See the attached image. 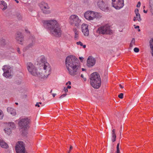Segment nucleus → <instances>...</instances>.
Listing matches in <instances>:
<instances>
[{
    "mask_svg": "<svg viewBox=\"0 0 153 153\" xmlns=\"http://www.w3.org/2000/svg\"><path fill=\"white\" fill-rule=\"evenodd\" d=\"M121 131H122V130H121H121L120 131V133H121Z\"/></svg>",
    "mask_w": 153,
    "mask_h": 153,
    "instance_id": "obj_54",
    "label": "nucleus"
},
{
    "mask_svg": "<svg viewBox=\"0 0 153 153\" xmlns=\"http://www.w3.org/2000/svg\"><path fill=\"white\" fill-rule=\"evenodd\" d=\"M96 63V60L94 58L91 56H89L87 59V65L89 67L93 66Z\"/></svg>",
    "mask_w": 153,
    "mask_h": 153,
    "instance_id": "obj_17",
    "label": "nucleus"
},
{
    "mask_svg": "<svg viewBox=\"0 0 153 153\" xmlns=\"http://www.w3.org/2000/svg\"><path fill=\"white\" fill-rule=\"evenodd\" d=\"M73 31L74 33H79V31L77 30L76 28H74L73 29Z\"/></svg>",
    "mask_w": 153,
    "mask_h": 153,
    "instance_id": "obj_35",
    "label": "nucleus"
},
{
    "mask_svg": "<svg viewBox=\"0 0 153 153\" xmlns=\"http://www.w3.org/2000/svg\"><path fill=\"white\" fill-rule=\"evenodd\" d=\"M75 35L74 38L75 40H76L78 39L79 36V32L77 33H74Z\"/></svg>",
    "mask_w": 153,
    "mask_h": 153,
    "instance_id": "obj_31",
    "label": "nucleus"
},
{
    "mask_svg": "<svg viewBox=\"0 0 153 153\" xmlns=\"http://www.w3.org/2000/svg\"><path fill=\"white\" fill-rule=\"evenodd\" d=\"M73 147L72 146H70V149H69V151L68 152V153H70V151L72 149Z\"/></svg>",
    "mask_w": 153,
    "mask_h": 153,
    "instance_id": "obj_42",
    "label": "nucleus"
},
{
    "mask_svg": "<svg viewBox=\"0 0 153 153\" xmlns=\"http://www.w3.org/2000/svg\"><path fill=\"white\" fill-rule=\"evenodd\" d=\"M2 41H3V42H4L5 41V40H4V39H3V40H2Z\"/></svg>",
    "mask_w": 153,
    "mask_h": 153,
    "instance_id": "obj_52",
    "label": "nucleus"
},
{
    "mask_svg": "<svg viewBox=\"0 0 153 153\" xmlns=\"http://www.w3.org/2000/svg\"><path fill=\"white\" fill-rule=\"evenodd\" d=\"M16 103V104L17 105L18 104V103Z\"/></svg>",
    "mask_w": 153,
    "mask_h": 153,
    "instance_id": "obj_55",
    "label": "nucleus"
},
{
    "mask_svg": "<svg viewBox=\"0 0 153 153\" xmlns=\"http://www.w3.org/2000/svg\"><path fill=\"white\" fill-rule=\"evenodd\" d=\"M97 32L99 34H111L113 33L112 30L110 29L109 25L107 24L102 25L99 27L97 29Z\"/></svg>",
    "mask_w": 153,
    "mask_h": 153,
    "instance_id": "obj_8",
    "label": "nucleus"
},
{
    "mask_svg": "<svg viewBox=\"0 0 153 153\" xmlns=\"http://www.w3.org/2000/svg\"><path fill=\"white\" fill-rule=\"evenodd\" d=\"M88 26V25L85 23H83L81 25V31L85 36H89V31Z\"/></svg>",
    "mask_w": 153,
    "mask_h": 153,
    "instance_id": "obj_15",
    "label": "nucleus"
},
{
    "mask_svg": "<svg viewBox=\"0 0 153 153\" xmlns=\"http://www.w3.org/2000/svg\"><path fill=\"white\" fill-rule=\"evenodd\" d=\"M133 45H134L133 44H131V43H130V47H132Z\"/></svg>",
    "mask_w": 153,
    "mask_h": 153,
    "instance_id": "obj_48",
    "label": "nucleus"
},
{
    "mask_svg": "<svg viewBox=\"0 0 153 153\" xmlns=\"http://www.w3.org/2000/svg\"><path fill=\"white\" fill-rule=\"evenodd\" d=\"M52 90H51V91H50V93H51L52 92Z\"/></svg>",
    "mask_w": 153,
    "mask_h": 153,
    "instance_id": "obj_53",
    "label": "nucleus"
},
{
    "mask_svg": "<svg viewBox=\"0 0 153 153\" xmlns=\"http://www.w3.org/2000/svg\"><path fill=\"white\" fill-rule=\"evenodd\" d=\"M30 122V119L27 117L21 118L19 120V125L24 135L27 133V129L29 127Z\"/></svg>",
    "mask_w": 153,
    "mask_h": 153,
    "instance_id": "obj_4",
    "label": "nucleus"
},
{
    "mask_svg": "<svg viewBox=\"0 0 153 153\" xmlns=\"http://www.w3.org/2000/svg\"><path fill=\"white\" fill-rule=\"evenodd\" d=\"M120 143H118L117 146V151L116 153H120V151L119 149Z\"/></svg>",
    "mask_w": 153,
    "mask_h": 153,
    "instance_id": "obj_30",
    "label": "nucleus"
},
{
    "mask_svg": "<svg viewBox=\"0 0 153 153\" xmlns=\"http://www.w3.org/2000/svg\"><path fill=\"white\" fill-rule=\"evenodd\" d=\"M79 59L81 61V60H83V57H79Z\"/></svg>",
    "mask_w": 153,
    "mask_h": 153,
    "instance_id": "obj_45",
    "label": "nucleus"
},
{
    "mask_svg": "<svg viewBox=\"0 0 153 153\" xmlns=\"http://www.w3.org/2000/svg\"><path fill=\"white\" fill-rule=\"evenodd\" d=\"M71 84V82L70 81H68V82H67L66 84V85L68 86L66 88L68 89H70L71 88V86L70 85Z\"/></svg>",
    "mask_w": 153,
    "mask_h": 153,
    "instance_id": "obj_29",
    "label": "nucleus"
},
{
    "mask_svg": "<svg viewBox=\"0 0 153 153\" xmlns=\"http://www.w3.org/2000/svg\"><path fill=\"white\" fill-rule=\"evenodd\" d=\"M2 70L4 71L3 75L4 76L9 78L12 75V68L9 65H4L2 67Z\"/></svg>",
    "mask_w": 153,
    "mask_h": 153,
    "instance_id": "obj_10",
    "label": "nucleus"
},
{
    "mask_svg": "<svg viewBox=\"0 0 153 153\" xmlns=\"http://www.w3.org/2000/svg\"><path fill=\"white\" fill-rule=\"evenodd\" d=\"M134 12L135 14V16L133 20L134 21L136 20H137L139 22L140 21H141V19L140 14L139 13L138 10L137 9H135Z\"/></svg>",
    "mask_w": 153,
    "mask_h": 153,
    "instance_id": "obj_19",
    "label": "nucleus"
},
{
    "mask_svg": "<svg viewBox=\"0 0 153 153\" xmlns=\"http://www.w3.org/2000/svg\"><path fill=\"white\" fill-rule=\"evenodd\" d=\"M153 1V3L150 5V11L151 13L153 15V0H150V3L151 1Z\"/></svg>",
    "mask_w": 153,
    "mask_h": 153,
    "instance_id": "obj_27",
    "label": "nucleus"
},
{
    "mask_svg": "<svg viewBox=\"0 0 153 153\" xmlns=\"http://www.w3.org/2000/svg\"><path fill=\"white\" fill-rule=\"evenodd\" d=\"M143 12H144V13H147V11H146L145 10H144Z\"/></svg>",
    "mask_w": 153,
    "mask_h": 153,
    "instance_id": "obj_51",
    "label": "nucleus"
},
{
    "mask_svg": "<svg viewBox=\"0 0 153 153\" xmlns=\"http://www.w3.org/2000/svg\"><path fill=\"white\" fill-rule=\"evenodd\" d=\"M36 106H37L38 107H40V106H43V105H42V103L41 102H37L35 105Z\"/></svg>",
    "mask_w": 153,
    "mask_h": 153,
    "instance_id": "obj_33",
    "label": "nucleus"
},
{
    "mask_svg": "<svg viewBox=\"0 0 153 153\" xmlns=\"http://www.w3.org/2000/svg\"><path fill=\"white\" fill-rule=\"evenodd\" d=\"M42 65L43 68L39 69V77L44 79H46L51 74V67L48 62H45Z\"/></svg>",
    "mask_w": 153,
    "mask_h": 153,
    "instance_id": "obj_3",
    "label": "nucleus"
},
{
    "mask_svg": "<svg viewBox=\"0 0 153 153\" xmlns=\"http://www.w3.org/2000/svg\"><path fill=\"white\" fill-rule=\"evenodd\" d=\"M39 6L44 13L48 14L51 13L50 10V7L47 3L44 2H42L39 4Z\"/></svg>",
    "mask_w": 153,
    "mask_h": 153,
    "instance_id": "obj_14",
    "label": "nucleus"
},
{
    "mask_svg": "<svg viewBox=\"0 0 153 153\" xmlns=\"http://www.w3.org/2000/svg\"><path fill=\"white\" fill-rule=\"evenodd\" d=\"M68 22L73 26L78 27L82 23V20L77 15L72 14L69 18Z\"/></svg>",
    "mask_w": 153,
    "mask_h": 153,
    "instance_id": "obj_7",
    "label": "nucleus"
},
{
    "mask_svg": "<svg viewBox=\"0 0 153 153\" xmlns=\"http://www.w3.org/2000/svg\"><path fill=\"white\" fill-rule=\"evenodd\" d=\"M33 45V43H31V44H30L29 46V47H30L31 46H32Z\"/></svg>",
    "mask_w": 153,
    "mask_h": 153,
    "instance_id": "obj_46",
    "label": "nucleus"
},
{
    "mask_svg": "<svg viewBox=\"0 0 153 153\" xmlns=\"http://www.w3.org/2000/svg\"><path fill=\"white\" fill-rule=\"evenodd\" d=\"M140 29H139V30H138V31H140Z\"/></svg>",
    "mask_w": 153,
    "mask_h": 153,
    "instance_id": "obj_56",
    "label": "nucleus"
},
{
    "mask_svg": "<svg viewBox=\"0 0 153 153\" xmlns=\"http://www.w3.org/2000/svg\"><path fill=\"white\" fill-rule=\"evenodd\" d=\"M120 88H123V87L121 85H120Z\"/></svg>",
    "mask_w": 153,
    "mask_h": 153,
    "instance_id": "obj_49",
    "label": "nucleus"
},
{
    "mask_svg": "<svg viewBox=\"0 0 153 153\" xmlns=\"http://www.w3.org/2000/svg\"><path fill=\"white\" fill-rule=\"evenodd\" d=\"M140 5H141L140 2V1H139L138 2V3L137 5V7H140Z\"/></svg>",
    "mask_w": 153,
    "mask_h": 153,
    "instance_id": "obj_41",
    "label": "nucleus"
},
{
    "mask_svg": "<svg viewBox=\"0 0 153 153\" xmlns=\"http://www.w3.org/2000/svg\"><path fill=\"white\" fill-rule=\"evenodd\" d=\"M7 4L4 1L0 2V8L3 10H4L7 8Z\"/></svg>",
    "mask_w": 153,
    "mask_h": 153,
    "instance_id": "obj_20",
    "label": "nucleus"
},
{
    "mask_svg": "<svg viewBox=\"0 0 153 153\" xmlns=\"http://www.w3.org/2000/svg\"><path fill=\"white\" fill-rule=\"evenodd\" d=\"M97 5L102 11H107L108 10V3L105 0H98Z\"/></svg>",
    "mask_w": 153,
    "mask_h": 153,
    "instance_id": "obj_13",
    "label": "nucleus"
},
{
    "mask_svg": "<svg viewBox=\"0 0 153 153\" xmlns=\"http://www.w3.org/2000/svg\"><path fill=\"white\" fill-rule=\"evenodd\" d=\"M65 64L70 75L74 76L79 73L80 67L75 56L72 55L68 56L65 59Z\"/></svg>",
    "mask_w": 153,
    "mask_h": 153,
    "instance_id": "obj_1",
    "label": "nucleus"
},
{
    "mask_svg": "<svg viewBox=\"0 0 153 153\" xmlns=\"http://www.w3.org/2000/svg\"><path fill=\"white\" fill-rule=\"evenodd\" d=\"M11 123H14L13 122H10L7 123H6L5 124V127H6L8 128H10V125H10L11 124Z\"/></svg>",
    "mask_w": 153,
    "mask_h": 153,
    "instance_id": "obj_32",
    "label": "nucleus"
},
{
    "mask_svg": "<svg viewBox=\"0 0 153 153\" xmlns=\"http://www.w3.org/2000/svg\"><path fill=\"white\" fill-rule=\"evenodd\" d=\"M135 43V40L134 38H133L131 40V43L133 44V45H134Z\"/></svg>",
    "mask_w": 153,
    "mask_h": 153,
    "instance_id": "obj_36",
    "label": "nucleus"
},
{
    "mask_svg": "<svg viewBox=\"0 0 153 153\" xmlns=\"http://www.w3.org/2000/svg\"><path fill=\"white\" fill-rule=\"evenodd\" d=\"M4 114L2 111L0 109V120H2L4 117Z\"/></svg>",
    "mask_w": 153,
    "mask_h": 153,
    "instance_id": "obj_28",
    "label": "nucleus"
},
{
    "mask_svg": "<svg viewBox=\"0 0 153 153\" xmlns=\"http://www.w3.org/2000/svg\"><path fill=\"white\" fill-rule=\"evenodd\" d=\"M139 28V26H137L136 27H135V28Z\"/></svg>",
    "mask_w": 153,
    "mask_h": 153,
    "instance_id": "obj_47",
    "label": "nucleus"
},
{
    "mask_svg": "<svg viewBox=\"0 0 153 153\" xmlns=\"http://www.w3.org/2000/svg\"><path fill=\"white\" fill-rule=\"evenodd\" d=\"M16 39L18 42L20 44H22L23 41V36L21 33H17L16 36Z\"/></svg>",
    "mask_w": 153,
    "mask_h": 153,
    "instance_id": "obj_18",
    "label": "nucleus"
},
{
    "mask_svg": "<svg viewBox=\"0 0 153 153\" xmlns=\"http://www.w3.org/2000/svg\"><path fill=\"white\" fill-rule=\"evenodd\" d=\"M10 128H8L6 127L4 129V131L5 133L7 135H10L12 133V131L16 127L15 123H11L10 125Z\"/></svg>",
    "mask_w": 153,
    "mask_h": 153,
    "instance_id": "obj_16",
    "label": "nucleus"
},
{
    "mask_svg": "<svg viewBox=\"0 0 153 153\" xmlns=\"http://www.w3.org/2000/svg\"><path fill=\"white\" fill-rule=\"evenodd\" d=\"M82 71H85V69L84 68H82Z\"/></svg>",
    "mask_w": 153,
    "mask_h": 153,
    "instance_id": "obj_50",
    "label": "nucleus"
},
{
    "mask_svg": "<svg viewBox=\"0 0 153 153\" xmlns=\"http://www.w3.org/2000/svg\"><path fill=\"white\" fill-rule=\"evenodd\" d=\"M7 112L13 116H15L16 114L15 110L11 107H8L7 108Z\"/></svg>",
    "mask_w": 153,
    "mask_h": 153,
    "instance_id": "obj_22",
    "label": "nucleus"
},
{
    "mask_svg": "<svg viewBox=\"0 0 153 153\" xmlns=\"http://www.w3.org/2000/svg\"><path fill=\"white\" fill-rule=\"evenodd\" d=\"M84 16L87 20L92 21L94 19H100L102 17V15L100 13L88 10L84 13Z\"/></svg>",
    "mask_w": 153,
    "mask_h": 153,
    "instance_id": "obj_6",
    "label": "nucleus"
},
{
    "mask_svg": "<svg viewBox=\"0 0 153 153\" xmlns=\"http://www.w3.org/2000/svg\"><path fill=\"white\" fill-rule=\"evenodd\" d=\"M134 51L135 52L137 53L139 51V49L138 48H134Z\"/></svg>",
    "mask_w": 153,
    "mask_h": 153,
    "instance_id": "obj_34",
    "label": "nucleus"
},
{
    "mask_svg": "<svg viewBox=\"0 0 153 153\" xmlns=\"http://www.w3.org/2000/svg\"><path fill=\"white\" fill-rule=\"evenodd\" d=\"M115 130L113 129L111 132L112 135V141L113 142H115L116 141V136L115 134Z\"/></svg>",
    "mask_w": 153,
    "mask_h": 153,
    "instance_id": "obj_23",
    "label": "nucleus"
},
{
    "mask_svg": "<svg viewBox=\"0 0 153 153\" xmlns=\"http://www.w3.org/2000/svg\"><path fill=\"white\" fill-rule=\"evenodd\" d=\"M46 28L51 34L56 36H60L62 31L58 22L55 19H50L45 22Z\"/></svg>",
    "mask_w": 153,
    "mask_h": 153,
    "instance_id": "obj_2",
    "label": "nucleus"
},
{
    "mask_svg": "<svg viewBox=\"0 0 153 153\" xmlns=\"http://www.w3.org/2000/svg\"><path fill=\"white\" fill-rule=\"evenodd\" d=\"M39 61L41 62V63H42V64H43L45 62H47L46 61L45 57L44 56H41L39 57Z\"/></svg>",
    "mask_w": 153,
    "mask_h": 153,
    "instance_id": "obj_24",
    "label": "nucleus"
},
{
    "mask_svg": "<svg viewBox=\"0 0 153 153\" xmlns=\"http://www.w3.org/2000/svg\"><path fill=\"white\" fill-rule=\"evenodd\" d=\"M66 95H67V94L66 93L63 94L62 95H61L59 97V98H62L64 97H65Z\"/></svg>",
    "mask_w": 153,
    "mask_h": 153,
    "instance_id": "obj_38",
    "label": "nucleus"
},
{
    "mask_svg": "<svg viewBox=\"0 0 153 153\" xmlns=\"http://www.w3.org/2000/svg\"><path fill=\"white\" fill-rule=\"evenodd\" d=\"M112 6L115 9L119 10L124 5V0H111Z\"/></svg>",
    "mask_w": 153,
    "mask_h": 153,
    "instance_id": "obj_11",
    "label": "nucleus"
},
{
    "mask_svg": "<svg viewBox=\"0 0 153 153\" xmlns=\"http://www.w3.org/2000/svg\"><path fill=\"white\" fill-rule=\"evenodd\" d=\"M16 150L17 153H27L25 151L24 143L22 141H19L16 146Z\"/></svg>",
    "mask_w": 153,
    "mask_h": 153,
    "instance_id": "obj_12",
    "label": "nucleus"
},
{
    "mask_svg": "<svg viewBox=\"0 0 153 153\" xmlns=\"http://www.w3.org/2000/svg\"><path fill=\"white\" fill-rule=\"evenodd\" d=\"M0 146L1 147L3 148L7 149L8 147V144L1 139L0 141Z\"/></svg>",
    "mask_w": 153,
    "mask_h": 153,
    "instance_id": "obj_21",
    "label": "nucleus"
},
{
    "mask_svg": "<svg viewBox=\"0 0 153 153\" xmlns=\"http://www.w3.org/2000/svg\"><path fill=\"white\" fill-rule=\"evenodd\" d=\"M68 88L66 87H64V90L65 91V93H66L68 91Z\"/></svg>",
    "mask_w": 153,
    "mask_h": 153,
    "instance_id": "obj_40",
    "label": "nucleus"
},
{
    "mask_svg": "<svg viewBox=\"0 0 153 153\" xmlns=\"http://www.w3.org/2000/svg\"><path fill=\"white\" fill-rule=\"evenodd\" d=\"M52 95L53 97H54L56 95V94L53 93L52 94Z\"/></svg>",
    "mask_w": 153,
    "mask_h": 153,
    "instance_id": "obj_44",
    "label": "nucleus"
},
{
    "mask_svg": "<svg viewBox=\"0 0 153 153\" xmlns=\"http://www.w3.org/2000/svg\"><path fill=\"white\" fill-rule=\"evenodd\" d=\"M76 44L80 46V47H82L84 48H86V45H83V43L80 41L76 42Z\"/></svg>",
    "mask_w": 153,
    "mask_h": 153,
    "instance_id": "obj_26",
    "label": "nucleus"
},
{
    "mask_svg": "<svg viewBox=\"0 0 153 153\" xmlns=\"http://www.w3.org/2000/svg\"><path fill=\"white\" fill-rule=\"evenodd\" d=\"M150 48L151 49V53L153 56V38H152L150 41Z\"/></svg>",
    "mask_w": 153,
    "mask_h": 153,
    "instance_id": "obj_25",
    "label": "nucleus"
},
{
    "mask_svg": "<svg viewBox=\"0 0 153 153\" xmlns=\"http://www.w3.org/2000/svg\"><path fill=\"white\" fill-rule=\"evenodd\" d=\"M90 83L91 86L95 88H99L101 85V79L99 74L94 72L90 76Z\"/></svg>",
    "mask_w": 153,
    "mask_h": 153,
    "instance_id": "obj_5",
    "label": "nucleus"
},
{
    "mask_svg": "<svg viewBox=\"0 0 153 153\" xmlns=\"http://www.w3.org/2000/svg\"><path fill=\"white\" fill-rule=\"evenodd\" d=\"M17 52L19 53L20 54L21 53V52H20V50L19 49V48H17Z\"/></svg>",
    "mask_w": 153,
    "mask_h": 153,
    "instance_id": "obj_43",
    "label": "nucleus"
},
{
    "mask_svg": "<svg viewBox=\"0 0 153 153\" xmlns=\"http://www.w3.org/2000/svg\"><path fill=\"white\" fill-rule=\"evenodd\" d=\"M81 76L82 78L83 79V80L84 81H85L86 80V79L84 77V76L83 74H82L81 75Z\"/></svg>",
    "mask_w": 153,
    "mask_h": 153,
    "instance_id": "obj_39",
    "label": "nucleus"
},
{
    "mask_svg": "<svg viewBox=\"0 0 153 153\" xmlns=\"http://www.w3.org/2000/svg\"><path fill=\"white\" fill-rule=\"evenodd\" d=\"M118 97L120 99L123 98V93L120 94L118 95Z\"/></svg>",
    "mask_w": 153,
    "mask_h": 153,
    "instance_id": "obj_37",
    "label": "nucleus"
},
{
    "mask_svg": "<svg viewBox=\"0 0 153 153\" xmlns=\"http://www.w3.org/2000/svg\"><path fill=\"white\" fill-rule=\"evenodd\" d=\"M27 67L30 73L33 76L39 77V69H37L35 65L30 62L27 63Z\"/></svg>",
    "mask_w": 153,
    "mask_h": 153,
    "instance_id": "obj_9",
    "label": "nucleus"
}]
</instances>
